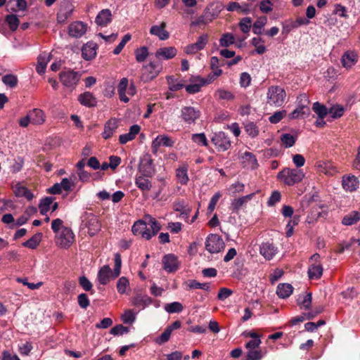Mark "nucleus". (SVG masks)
<instances>
[{
    "label": "nucleus",
    "mask_w": 360,
    "mask_h": 360,
    "mask_svg": "<svg viewBox=\"0 0 360 360\" xmlns=\"http://www.w3.org/2000/svg\"><path fill=\"white\" fill-rule=\"evenodd\" d=\"M161 226L157 220L150 215H146L143 220L135 222L131 228L134 235L150 240L160 230Z\"/></svg>",
    "instance_id": "1"
},
{
    "label": "nucleus",
    "mask_w": 360,
    "mask_h": 360,
    "mask_svg": "<svg viewBox=\"0 0 360 360\" xmlns=\"http://www.w3.org/2000/svg\"><path fill=\"white\" fill-rule=\"evenodd\" d=\"M304 176L302 170L299 169L284 168L277 174V178L288 186L300 182Z\"/></svg>",
    "instance_id": "2"
},
{
    "label": "nucleus",
    "mask_w": 360,
    "mask_h": 360,
    "mask_svg": "<svg viewBox=\"0 0 360 360\" xmlns=\"http://www.w3.org/2000/svg\"><path fill=\"white\" fill-rule=\"evenodd\" d=\"M266 98V102L269 105L280 107L285 102L286 93L285 91L279 86H271L268 89Z\"/></svg>",
    "instance_id": "3"
},
{
    "label": "nucleus",
    "mask_w": 360,
    "mask_h": 360,
    "mask_svg": "<svg viewBox=\"0 0 360 360\" xmlns=\"http://www.w3.org/2000/svg\"><path fill=\"white\" fill-rule=\"evenodd\" d=\"M59 78L65 87L74 89L81 78V74L79 72L67 69L60 73Z\"/></svg>",
    "instance_id": "4"
},
{
    "label": "nucleus",
    "mask_w": 360,
    "mask_h": 360,
    "mask_svg": "<svg viewBox=\"0 0 360 360\" xmlns=\"http://www.w3.org/2000/svg\"><path fill=\"white\" fill-rule=\"evenodd\" d=\"M162 66L155 62H150L143 65L140 77L141 80L146 83L154 79L162 71Z\"/></svg>",
    "instance_id": "5"
},
{
    "label": "nucleus",
    "mask_w": 360,
    "mask_h": 360,
    "mask_svg": "<svg viewBox=\"0 0 360 360\" xmlns=\"http://www.w3.org/2000/svg\"><path fill=\"white\" fill-rule=\"evenodd\" d=\"M75 240V235L70 228H63L60 233L56 235V244L60 248H70Z\"/></svg>",
    "instance_id": "6"
},
{
    "label": "nucleus",
    "mask_w": 360,
    "mask_h": 360,
    "mask_svg": "<svg viewBox=\"0 0 360 360\" xmlns=\"http://www.w3.org/2000/svg\"><path fill=\"white\" fill-rule=\"evenodd\" d=\"M225 248V244L221 238L217 234H210L205 241V248L206 250L212 253H218L222 251Z\"/></svg>",
    "instance_id": "7"
},
{
    "label": "nucleus",
    "mask_w": 360,
    "mask_h": 360,
    "mask_svg": "<svg viewBox=\"0 0 360 360\" xmlns=\"http://www.w3.org/2000/svg\"><path fill=\"white\" fill-rule=\"evenodd\" d=\"M301 105H299L295 110L288 115L290 120H294L299 117H303L304 115H307L309 113V108L308 104L309 101L305 94L300 95L299 97Z\"/></svg>",
    "instance_id": "8"
},
{
    "label": "nucleus",
    "mask_w": 360,
    "mask_h": 360,
    "mask_svg": "<svg viewBox=\"0 0 360 360\" xmlns=\"http://www.w3.org/2000/svg\"><path fill=\"white\" fill-rule=\"evenodd\" d=\"M199 110L192 106H184L181 110V118L186 124H191L195 122L200 117Z\"/></svg>",
    "instance_id": "9"
},
{
    "label": "nucleus",
    "mask_w": 360,
    "mask_h": 360,
    "mask_svg": "<svg viewBox=\"0 0 360 360\" xmlns=\"http://www.w3.org/2000/svg\"><path fill=\"white\" fill-rule=\"evenodd\" d=\"M211 141L219 151H226L231 147L229 139L222 131L214 134Z\"/></svg>",
    "instance_id": "10"
},
{
    "label": "nucleus",
    "mask_w": 360,
    "mask_h": 360,
    "mask_svg": "<svg viewBox=\"0 0 360 360\" xmlns=\"http://www.w3.org/2000/svg\"><path fill=\"white\" fill-rule=\"evenodd\" d=\"M86 226L88 229V233L89 236H93L98 233L101 228V224L94 214L89 213L85 215Z\"/></svg>",
    "instance_id": "11"
},
{
    "label": "nucleus",
    "mask_w": 360,
    "mask_h": 360,
    "mask_svg": "<svg viewBox=\"0 0 360 360\" xmlns=\"http://www.w3.org/2000/svg\"><path fill=\"white\" fill-rule=\"evenodd\" d=\"M180 262L178 257L173 254H168L162 258V267L168 273L176 271L179 268Z\"/></svg>",
    "instance_id": "12"
},
{
    "label": "nucleus",
    "mask_w": 360,
    "mask_h": 360,
    "mask_svg": "<svg viewBox=\"0 0 360 360\" xmlns=\"http://www.w3.org/2000/svg\"><path fill=\"white\" fill-rule=\"evenodd\" d=\"M207 41V34H202L198 38L195 43L186 46L184 48V51L187 54H195L205 48Z\"/></svg>",
    "instance_id": "13"
},
{
    "label": "nucleus",
    "mask_w": 360,
    "mask_h": 360,
    "mask_svg": "<svg viewBox=\"0 0 360 360\" xmlns=\"http://www.w3.org/2000/svg\"><path fill=\"white\" fill-rule=\"evenodd\" d=\"M167 23L162 22L160 25H153L150 29V34L157 37L160 40L165 41L169 39V33L166 30Z\"/></svg>",
    "instance_id": "14"
},
{
    "label": "nucleus",
    "mask_w": 360,
    "mask_h": 360,
    "mask_svg": "<svg viewBox=\"0 0 360 360\" xmlns=\"http://www.w3.org/2000/svg\"><path fill=\"white\" fill-rule=\"evenodd\" d=\"M177 54V50L174 46H165L157 49L155 56L157 59L169 60L174 58Z\"/></svg>",
    "instance_id": "15"
},
{
    "label": "nucleus",
    "mask_w": 360,
    "mask_h": 360,
    "mask_svg": "<svg viewBox=\"0 0 360 360\" xmlns=\"http://www.w3.org/2000/svg\"><path fill=\"white\" fill-rule=\"evenodd\" d=\"M174 144L173 141L167 135H159L152 142L151 147L153 152H157L160 146L172 147Z\"/></svg>",
    "instance_id": "16"
},
{
    "label": "nucleus",
    "mask_w": 360,
    "mask_h": 360,
    "mask_svg": "<svg viewBox=\"0 0 360 360\" xmlns=\"http://www.w3.org/2000/svg\"><path fill=\"white\" fill-rule=\"evenodd\" d=\"M340 60L345 68L351 69L358 61V54L353 51H347L342 56Z\"/></svg>",
    "instance_id": "17"
},
{
    "label": "nucleus",
    "mask_w": 360,
    "mask_h": 360,
    "mask_svg": "<svg viewBox=\"0 0 360 360\" xmlns=\"http://www.w3.org/2000/svg\"><path fill=\"white\" fill-rule=\"evenodd\" d=\"M277 248L271 243H262L259 247L260 254L268 260L271 259L277 253Z\"/></svg>",
    "instance_id": "18"
},
{
    "label": "nucleus",
    "mask_w": 360,
    "mask_h": 360,
    "mask_svg": "<svg viewBox=\"0 0 360 360\" xmlns=\"http://www.w3.org/2000/svg\"><path fill=\"white\" fill-rule=\"evenodd\" d=\"M86 32V25L82 22L77 21L71 23L68 27V32L71 37L79 38Z\"/></svg>",
    "instance_id": "19"
},
{
    "label": "nucleus",
    "mask_w": 360,
    "mask_h": 360,
    "mask_svg": "<svg viewBox=\"0 0 360 360\" xmlns=\"http://www.w3.org/2000/svg\"><path fill=\"white\" fill-rule=\"evenodd\" d=\"M342 184L346 191L353 192L359 188V182L356 176L348 175L343 176Z\"/></svg>",
    "instance_id": "20"
},
{
    "label": "nucleus",
    "mask_w": 360,
    "mask_h": 360,
    "mask_svg": "<svg viewBox=\"0 0 360 360\" xmlns=\"http://www.w3.org/2000/svg\"><path fill=\"white\" fill-rule=\"evenodd\" d=\"M241 162L244 167L255 169L257 167L258 163L255 155L250 152H245L241 156Z\"/></svg>",
    "instance_id": "21"
},
{
    "label": "nucleus",
    "mask_w": 360,
    "mask_h": 360,
    "mask_svg": "<svg viewBox=\"0 0 360 360\" xmlns=\"http://www.w3.org/2000/svg\"><path fill=\"white\" fill-rule=\"evenodd\" d=\"M96 49L97 45L96 43L93 41L86 43L82 49V57L86 60L94 58L96 55Z\"/></svg>",
    "instance_id": "22"
},
{
    "label": "nucleus",
    "mask_w": 360,
    "mask_h": 360,
    "mask_svg": "<svg viewBox=\"0 0 360 360\" xmlns=\"http://www.w3.org/2000/svg\"><path fill=\"white\" fill-rule=\"evenodd\" d=\"M139 171L146 176H151L155 173L153 161L150 158L143 159L139 165Z\"/></svg>",
    "instance_id": "23"
},
{
    "label": "nucleus",
    "mask_w": 360,
    "mask_h": 360,
    "mask_svg": "<svg viewBox=\"0 0 360 360\" xmlns=\"http://www.w3.org/2000/svg\"><path fill=\"white\" fill-rule=\"evenodd\" d=\"M141 127L138 124L132 125L128 133L122 134L119 137V141L121 144H125L127 142L132 141L135 139L136 136L140 132Z\"/></svg>",
    "instance_id": "24"
},
{
    "label": "nucleus",
    "mask_w": 360,
    "mask_h": 360,
    "mask_svg": "<svg viewBox=\"0 0 360 360\" xmlns=\"http://www.w3.org/2000/svg\"><path fill=\"white\" fill-rule=\"evenodd\" d=\"M112 270L109 265L103 266L98 271L97 279L99 283L106 285L112 278Z\"/></svg>",
    "instance_id": "25"
},
{
    "label": "nucleus",
    "mask_w": 360,
    "mask_h": 360,
    "mask_svg": "<svg viewBox=\"0 0 360 360\" xmlns=\"http://www.w3.org/2000/svg\"><path fill=\"white\" fill-rule=\"evenodd\" d=\"M78 101L82 105L88 108L94 107L97 103L96 97L89 91L80 94L78 97Z\"/></svg>",
    "instance_id": "26"
},
{
    "label": "nucleus",
    "mask_w": 360,
    "mask_h": 360,
    "mask_svg": "<svg viewBox=\"0 0 360 360\" xmlns=\"http://www.w3.org/2000/svg\"><path fill=\"white\" fill-rule=\"evenodd\" d=\"M112 20L111 11L109 9H103L98 13L96 18L98 25L105 27Z\"/></svg>",
    "instance_id": "27"
},
{
    "label": "nucleus",
    "mask_w": 360,
    "mask_h": 360,
    "mask_svg": "<svg viewBox=\"0 0 360 360\" xmlns=\"http://www.w3.org/2000/svg\"><path fill=\"white\" fill-rule=\"evenodd\" d=\"M117 120L115 118L110 119L105 124L104 131L102 134L103 137L105 139L110 138L115 131V130L117 129Z\"/></svg>",
    "instance_id": "28"
},
{
    "label": "nucleus",
    "mask_w": 360,
    "mask_h": 360,
    "mask_svg": "<svg viewBox=\"0 0 360 360\" xmlns=\"http://www.w3.org/2000/svg\"><path fill=\"white\" fill-rule=\"evenodd\" d=\"M152 303V300L148 295H138L132 299V304L141 309H143Z\"/></svg>",
    "instance_id": "29"
},
{
    "label": "nucleus",
    "mask_w": 360,
    "mask_h": 360,
    "mask_svg": "<svg viewBox=\"0 0 360 360\" xmlns=\"http://www.w3.org/2000/svg\"><path fill=\"white\" fill-rule=\"evenodd\" d=\"M51 60V55L44 53L39 56L36 70L39 75L45 72L46 65Z\"/></svg>",
    "instance_id": "30"
},
{
    "label": "nucleus",
    "mask_w": 360,
    "mask_h": 360,
    "mask_svg": "<svg viewBox=\"0 0 360 360\" xmlns=\"http://www.w3.org/2000/svg\"><path fill=\"white\" fill-rule=\"evenodd\" d=\"M28 113L31 117L30 120L32 124H42L45 122V115L41 110L34 108L30 110Z\"/></svg>",
    "instance_id": "31"
},
{
    "label": "nucleus",
    "mask_w": 360,
    "mask_h": 360,
    "mask_svg": "<svg viewBox=\"0 0 360 360\" xmlns=\"http://www.w3.org/2000/svg\"><path fill=\"white\" fill-rule=\"evenodd\" d=\"M293 291L292 286L289 283H281L277 286L276 293L281 298L288 297Z\"/></svg>",
    "instance_id": "32"
},
{
    "label": "nucleus",
    "mask_w": 360,
    "mask_h": 360,
    "mask_svg": "<svg viewBox=\"0 0 360 360\" xmlns=\"http://www.w3.org/2000/svg\"><path fill=\"white\" fill-rule=\"evenodd\" d=\"M323 274V267L321 264H311L308 268V275L310 279H319Z\"/></svg>",
    "instance_id": "33"
},
{
    "label": "nucleus",
    "mask_w": 360,
    "mask_h": 360,
    "mask_svg": "<svg viewBox=\"0 0 360 360\" xmlns=\"http://www.w3.org/2000/svg\"><path fill=\"white\" fill-rule=\"evenodd\" d=\"M128 79L127 78H122L118 84L117 91L120 99L124 103H127L129 101V98L126 95Z\"/></svg>",
    "instance_id": "34"
},
{
    "label": "nucleus",
    "mask_w": 360,
    "mask_h": 360,
    "mask_svg": "<svg viewBox=\"0 0 360 360\" xmlns=\"http://www.w3.org/2000/svg\"><path fill=\"white\" fill-rule=\"evenodd\" d=\"M254 193H251L245 196H243L241 198H239L238 199H234L231 204V207L233 211H238L239 209H240L245 203L249 202L252 197L254 196Z\"/></svg>",
    "instance_id": "35"
},
{
    "label": "nucleus",
    "mask_w": 360,
    "mask_h": 360,
    "mask_svg": "<svg viewBox=\"0 0 360 360\" xmlns=\"http://www.w3.org/2000/svg\"><path fill=\"white\" fill-rule=\"evenodd\" d=\"M13 192L17 197H24L28 200L33 198V194L26 187L17 184L13 188Z\"/></svg>",
    "instance_id": "36"
},
{
    "label": "nucleus",
    "mask_w": 360,
    "mask_h": 360,
    "mask_svg": "<svg viewBox=\"0 0 360 360\" xmlns=\"http://www.w3.org/2000/svg\"><path fill=\"white\" fill-rule=\"evenodd\" d=\"M176 176L179 183L182 185L186 184L189 180L188 176V167L185 165L179 167L176 169Z\"/></svg>",
    "instance_id": "37"
},
{
    "label": "nucleus",
    "mask_w": 360,
    "mask_h": 360,
    "mask_svg": "<svg viewBox=\"0 0 360 360\" xmlns=\"http://www.w3.org/2000/svg\"><path fill=\"white\" fill-rule=\"evenodd\" d=\"M135 184L142 191H148L152 187L151 182L144 175L137 176Z\"/></svg>",
    "instance_id": "38"
},
{
    "label": "nucleus",
    "mask_w": 360,
    "mask_h": 360,
    "mask_svg": "<svg viewBox=\"0 0 360 360\" xmlns=\"http://www.w3.org/2000/svg\"><path fill=\"white\" fill-rule=\"evenodd\" d=\"M246 349V360H261L266 354V352H263L259 347Z\"/></svg>",
    "instance_id": "39"
},
{
    "label": "nucleus",
    "mask_w": 360,
    "mask_h": 360,
    "mask_svg": "<svg viewBox=\"0 0 360 360\" xmlns=\"http://www.w3.org/2000/svg\"><path fill=\"white\" fill-rule=\"evenodd\" d=\"M359 220L360 214L356 211H353L343 217L342 223L345 226H351L357 223Z\"/></svg>",
    "instance_id": "40"
},
{
    "label": "nucleus",
    "mask_w": 360,
    "mask_h": 360,
    "mask_svg": "<svg viewBox=\"0 0 360 360\" xmlns=\"http://www.w3.org/2000/svg\"><path fill=\"white\" fill-rule=\"evenodd\" d=\"M54 198L52 197H46L42 199L39 203V209L40 213L42 215L46 214V213L51 210V205L53 204Z\"/></svg>",
    "instance_id": "41"
},
{
    "label": "nucleus",
    "mask_w": 360,
    "mask_h": 360,
    "mask_svg": "<svg viewBox=\"0 0 360 360\" xmlns=\"http://www.w3.org/2000/svg\"><path fill=\"white\" fill-rule=\"evenodd\" d=\"M227 10L229 11H237L242 13H249L250 11V6L248 4H245L244 6H240L237 2H231L227 6Z\"/></svg>",
    "instance_id": "42"
},
{
    "label": "nucleus",
    "mask_w": 360,
    "mask_h": 360,
    "mask_svg": "<svg viewBox=\"0 0 360 360\" xmlns=\"http://www.w3.org/2000/svg\"><path fill=\"white\" fill-rule=\"evenodd\" d=\"M115 265L112 271V278H117L121 274L122 259L120 253L117 252L114 255Z\"/></svg>",
    "instance_id": "43"
},
{
    "label": "nucleus",
    "mask_w": 360,
    "mask_h": 360,
    "mask_svg": "<svg viewBox=\"0 0 360 360\" xmlns=\"http://www.w3.org/2000/svg\"><path fill=\"white\" fill-rule=\"evenodd\" d=\"M72 6L70 4H68L64 8H60L59 13H58V21L59 22H64L65 20L72 14Z\"/></svg>",
    "instance_id": "44"
},
{
    "label": "nucleus",
    "mask_w": 360,
    "mask_h": 360,
    "mask_svg": "<svg viewBox=\"0 0 360 360\" xmlns=\"http://www.w3.org/2000/svg\"><path fill=\"white\" fill-rule=\"evenodd\" d=\"M41 238V233H38L34 235L31 238L22 243L24 247L35 249L39 244Z\"/></svg>",
    "instance_id": "45"
},
{
    "label": "nucleus",
    "mask_w": 360,
    "mask_h": 360,
    "mask_svg": "<svg viewBox=\"0 0 360 360\" xmlns=\"http://www.w3.org/2000/svg\"><path fill=\"white\" fill-rule=\"evenodd\" d=\"M267 22L266 17H261L258 18L252 25V32L255 34H261L262 33L263 28Z\"/></svg>",
    "instance_id": "46"
},
{
    "label": "nucleus",
    "mask_w": 360,
    "mask_h": 360,
    "mask_svg": "<svg viewBox=\"0 0 360 360\" xmlns=\"http://www.w3.org/2000/svg\"><path fill=\"white\" fill-rule=\"evenodd\" d=\"M197 81L200 83L191 84L186 86V90L189 94H195L200 91L201 87L206 84L205 82V79L198 77Z\"/></svg>",
    "instance_id": "47"
},
{
    "label": "nucleus",
    "mask_w": 360,
    "mask_h": 360,
    "mask_svg": "<svg viewBox=\"0 0 360 360\" xmlns=\"http://www.w3.org/2000/svg\"><path fill=\"white\" fill-rule=\"evenodd\" d=\"M188 289H202L209 291L210 289V284L207 283H201L195 280H189L186 282Z\"/></svg>",
    "instance_id": "48"
},
{
    "label": "nucleus",
    "mask_w": 360,
    "mask_h": 360,
    "mask_svg": "<svg viewBox=\"0 0 360 360\" xmlns=\"http://www.w3.org/2000/svg\"><path fill=\"white\" fill-rule=\"evenodd\" d=\"M164 309L169 314H173L181 312L183 310L184 307L180 302H174L165 304Z\"/></svg>",
    "instance_id": "49"
},
{
    "label": "nucleus",
    "mask_w": 360,
    "mask_h": 360,
    "mask_svg": "<svg viewBox=\"0 0 360 360\" xmlns=\"http://www.w3.org/2000/svg\"><path fill=\"white\" fill-rule=\"evenodd\" d=\"M149 56L148 49L146 46H141L135 51V56L137 62L144 61Z\"/></svg>",
    "instance_id": "50"
},
{
    "label": "nucleus",
    "mask_w": 360,
    "mask_h": 360,
    "mask_svg": "<svg viewBox=\"0 0 360 360\" xmlns=\"http://www.w3.org/2000/svg\"><path fill=\"white\" fill-rule=\"evenodd\" d=\"M280 139L285 148L292 147L296 141V137L290 134H283Z\"/></svg>",
    "instance_id": "51"
},
{
    "label": "nucleus",
    "mask_w": 360,
    "mask_h": 360,
    "mask_svg": "<svg viewBox=\"0 0 360 360\" xmlns=\"http://www.w3.org/2000/svg\"><path fill=\"white\" fill-rule=\"evenodd\" d=\"M312 109L318 115L319 118H324L328 113L327 108L319 102H316L313 104Z\"/></svg>",
    "instance_id": "52"
},
{
    "label": "nucleus",
    "mask_w": 360,
    "mask_h": 360,
    "mask_svg": "<svg viewBox=\"0 0 360 360\" xmlns=\"http://www.w3.org/2000/svg\"><path fill=\"white\" fill-rule=\"evenodd\" d=\"M344 112H345V108L340 105H333L328 110V113L334 119L340 118V117H342L344 114Z\"/></svg>",
    "instance_id": "53"
},
{
    "label": "nucleus",
    "mask_w": 360,
    "mask_h": 360,
    "mask_svg": "<svg viewBox=\"0 0 360 360\" xmlns=\"http://www.w3.org/2000/svg\"><path fill=\"white\" fill-rule=\"evenodd\" d=\"M173 208L176 212H180L181 215L188 217L189 209L186 206L184 201L175 202Z\"/></svg>",
    "instance_id": "54"
},
{
    "label": "nucleus",
    "mask_w": 360,
    "mask_h": 360,
    "mask_svg": "<svg viewBox=\"0 0 360 360\" xmlns=\"http://www.w3.org/2000/svg\"><path fill=\"white\" fill-rule=\"evenodd\" d=\"M129 285V282L127 278L122 276L119 278L117 283V289L119 293L124 294L126 292L127 288Z\"/></svg>",
    "instance_id": "55"
},
{
    "label": "nucleus",
    "mask_w": 360,
    "mask_h": 360,
    "mask_svg": "<svg viewBox=\"0 0 360 360\" xmlns=\"http://www.w3.org/2000/svg\"><path fill=\"white\" fill-rule=\"evenodd\" d=\"M235 38L231 33H226L224 34L219 40L220 46L224 47H228L230 45L234 44Z\"/></svg>",
    "instance_id": "56"
},
{
    "label": "nucleus",
    "mask_w": 360,
    "mask_h": 360,
    "mask_svg": "<svg viewBox=\"0 0 360 360\" xmlns=\"http://www.w3.org/2000/svg\"><path fill=\"white\" fill-rule=\"evenodd\" d=\"M252 20L250 18L246 17L240 20L239 27L243 33H248L250 30Z\"/></svg>",
    "instance_id": "57"
},
{
    "label": "nucleus",
    "mask_w": 360,
    "mask_h": 360,
    "mask_svg": "<svg viewBox=\"0 0 360 360\" xmlns=\"http://www.w3.org/2000/svg\"><path fill=\"white\" fill-rule=\"evenodd\" d=\"M262 39L259 37H254L252 39V44L256 48V52L258 54H263L266 49V47L262 44Z\"/></svg>",
    "instance_id": "58"
},
{
    "label": "nucleus",
    "mask_w": 360,
    "mask_h": 360,
    "mask_svg": "<svg viewBox=\"0 0 360 360\" xmlns=\"http://www.w3.org/2000/svg\"><path fill=\"white\" fill-rule=\"evenodd\" d=\"M6 21L8 23L10 29L13 31L15 30L19 25V20L15 15H8L6 18Z\"/></svg>",
    "instance_id": "59"
},
{
    "label": "nucleus",
    "mask_w": 360,
    "mask_h": 360,
    "mask_svg": "<svg viewBox=\"0 0 360 360\" xmlns=\"http://www.w3.org/2000/svg\"><path fill=\"white\" fill-rule=\"evenodd\" d=\"M287 114L286 110H279L275 112L271 116L269 117V120L271 123L276 124L279 122Z\"/></svg>",
    "instance_id": "60"
},
{
    "label": "nucleus",
    "mask_w": 360,
    "mask_h": 360,
    "mask_svg": "<svg viewBox=\"0 0 360 360\" xmlns=\"http://www.w3.org/2000/svg\"><path fill=\"white\" fill-rule=\"evenodd\" d=\"M2 82L6 85L11 88L15 86L18 83V79L16 76L13 75H6L2 77Z\"/></svg>",
    "instance_id": "61"
},
{
    "label": "nucleus",
    "mask_w": 360,
    "mask_h": 360,
    "mask_svg": "<svg viewBox=\"0 0 360 360\" xmlns=\"http://www.w3.org/2000/svg\"><path fill=\"white\" fill-rule=\"evenodd\" d=\"M122 320L124 323H132L136 319L135 314L132 310H126L122 315Z\"/></svg>",
    "instance_id": "62"
},
{
    "label": "nucleus",
    "mask_w": 360,
    "mask_h": 360,
    "mask_svg": "<svg viewBox=\"0 0 360 360\" xmlns=\"http://www.w3.org/2000/svg\"><path fill=\"white\" fill-rule=\"evenodd\" d=\"M259 10L263 13H269L273 10V4L270 0H264L259 3Z\"/></svg>",
    "instance_id": "63"
},
{
    "label": "nucleus",
    "mask_w": 360,
    "mask_h": 360,
    "mask_svg": "<svg viewBox=\"0 0 360 360\" xmlns=\"http://www.w3.org/2000/svg\"><path fill=\"white\" fill-rule=\"evenodd\" d=\"M245 129L248 134L251 137H255L259 134V130L256 124L253 122L247 123L245 126Z\"/></svg>",
    "instance_id": "64"
}]
</instances>
